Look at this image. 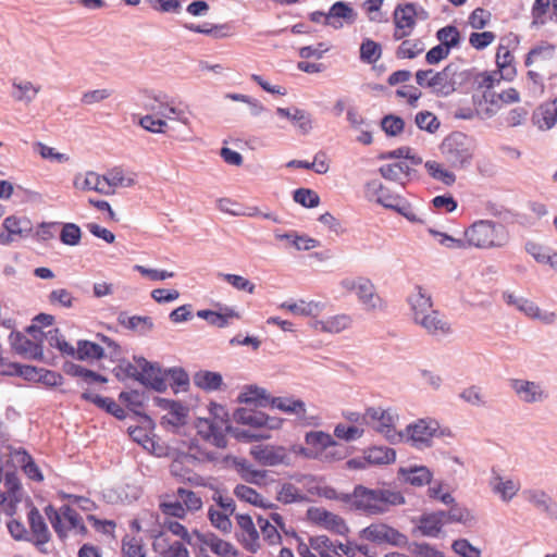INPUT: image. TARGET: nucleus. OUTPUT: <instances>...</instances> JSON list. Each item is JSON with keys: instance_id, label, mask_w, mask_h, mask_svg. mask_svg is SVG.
<instances>
[{"instance_id": "nucleus-60", "label": "nucleus", "mask_w": 557, "mask_h": 557, "mask_svg": "<svg viewBox=\"0 0 557 557\" xmlns=\"http://www.w3.org/2000/svg\"><path fill=\"white\" fill-rule=\"evenodd\" d=\"M391 210L397 212L412 223H423V221L414 213L411 203L404 197H400L396 203H391Z\"/></svg>"}, {"instance_id": "nucleus-53", "label": "nucleus", "mask_w": 557, "mask_h": 557, "mask_svg": "<svg viewBox=\"0 0 557 557\" xmlns=\"http://www.w3.org/2000/svg\"><path fill=\"white\" fill-rule=\"evenodd\" d=\"M81 187L85 190H95L100 194L109 195L112 191L107 188L106 177L98 175L95 172H88L84 178Z\"/></svg>"}, {"instance_id": "nucleus-19", "label": "nucleus", "mask_w": 557, "mask_h": 557, "mask_svg": "<svg viewBox=\"0 0 557 557\" xmlns=\"http://www.w3.org/2000/svg\"><path fill=\"white\" fill-rule=\"evenodd\" d=\"M417 4L413 2L398 3L394 10L395 28L412 30L416 26Z\"/></svg>"}, {"instance_id": "nucleus-64", "label": "nucleus", "mask_w": 557, "mask_h": 557, "mask_svg": "<svg viewBox=\"0 0 557 557\" xmlns=\"http://www.w3.org/2000/svg\"><path fill=\"white\" fill-rule=\"evenodd\" d=\"M29 222L27 220L17 219L16 216H8L3 221V227L7 230L8 234L12 236V240H15L16 236H22L24 232L28 231L27 225Z\"/></svg>"}, {"instance_id": "nucleus-56", "label": "nucleus", "mask_w": 557, "mask_h": 557, "mask_svg": "<svg viewBox=\"0 0 557 557\" xmlns=\"http://www.w3.org/2000/svg\"><path fill=\"white\" fill-rule=\"evenodd\" d=\"M16 91L13 92L14 99L18 101L30 102L39 92V87H35L30 82L13 83Z\"/></svg>"}, {"instance_id": "nucleus-49", "label": "nucleus", "mask_w": 557, "mask_h": 557, "mask_svg": "<svg viewBox=\"0 0 557 557\" xmlns=\"http://www.w3.org/2000/svg\"><path fill=\"white\" fill-rule=\"evenodd\" d=\"M414 123L421 131L434 134L441 126L437 116L431 111H420L414 116Z\"/></svg>"}, {"instance_id": "nucleus-24", "label": "nucleus", "mask_w": 557, "mask_h": 557, "mask_svg": "<svg viewBox=\"0 0 557 557\" xmlns=\"http://www.w3.org/2000/svg\"><path fill=\"white\" fill-rule=\"evenodd\" d=\"M414 322L420 324L432 335L450 333L449 323L441 317L437 310H431L430 313L426 312L420 318H416Z\"/></svg>"}, {"instance_id": "nucleus-14", "label": "nucleus", "mask_w": 557, "mask_h": 557, "mask_svg": "<svg viewBox=\"0 0 557 557\" xmlns=\"http://www.w3.org/2000/svg\"><path fill=\"white\" fill-rule=\"evenodd\" d=\"M398 478L412 486H424L431 483L433 473L426 466L400 467Z\"/></svg>"}, {"instance_id": "nucleus-25", "label": "nucleus", "mask_w": 557, "mask_h": 557, "mask_svg": "<svg viewBox=\"0 0 557 557\" xmlns=\"http://www.w3.org/2000/svg\"><path fill=\"white\" fill-rule=\"evenodd\" d=\"M356 294L367 310L376 309L377 302L382 301L381 297L375 293L374 284L368 277L359 276Z\"/></svg>"}, {"instance_id": "nucleus-17", "label": "nucleus", "mask_w": 557, "mask_h": 557, "mask_svg": "<svg viewBox=\"0 0 557 557\" xmlns=\"http://www.w3.org/2000/svg\"><path fill=\"white\" fill-rule=\"evenodd\" d=\"M117 322L123 327L137 333L140 336L148 335L154 327L153 321L150 317L128 315L127 312L122 311L117 315Z\"/></svg>"}, {"instance_id": "nucleus-57", "label": "nucleus", "mask_w": 557, "mask_h": 557, "mask_svg": "<svg viewBox=\"0 0 557 557\" xmlns=\"http://www.w3.org/2000/svg\"><path fill=\"white\" fill-rule=\"evenodd\" d=\"M234 495L239 500L248 503L255 507L258 506L259 502L262 498L260 493H258L255 488H252L248 485H245V484H237L234 488Z\"/></svg>"}, {"instance_id": "nucleus-12", "label": "nucleus", "mask_w": 557, "mask_h": 557, "mask_svg": "<svg viewBox=\"0 0 557 557\" xmlns=\"http://www.w3.org/2000/svg\"><path fill=\"white\" fill-rule=\"evenodd\" d=\"M157 104H148L147 109L156 111L158 115L169 120H177L182 123H187V115L183 109L175 107L174 100H170L169 96L164 92H159L152 97Z\"/></svg>"}, {"instance_id": "nucleus-46", "label": "nucleus", "mask_w": 557, "mask_h": 557, "mask_svg": "<svg viewBox=\"0 0 557 557\" xmlns=\"http://www.w3.org/2000/svg\"><path fill=\"white\" fill-rule=\"evenodd\" d=\"M379 172L385 180L393 182H397L399 180L400 173H404L407 177H412L417 174V171L409 168L405 162L384 164L379 169Z\"/></svg>"}, {"instance_id": "nucleus-2", "label": "nucleus", "mask_w": 557, "mask_h": 557, "mask_svg": "<svg viewBox=\"0 0 557 557\" xmlns=\"http://www.w3.org/2000/svg\"><path fill=\"white\" fill-rule=\"evenodd\" d=\"M440 150L451 168L466 169L472 162L475 144L471 136L456 131L443 139Z\"/></svg>"}, {"instance_id": "nucleus-48", "label": "nucleus", "mask_w": 557, "mask_h": 557, "mask_svg": "<svg viewBox=\"0 0 557 557\" xmlns=\"http://www.w3.org/2000/svg\"><path fill=\"white\" fill-rule=\"evenodd\" d=\"M293 200L304 208L312 209L320 205L319 194L307 187H299L293 191Z\"/></svg>"}, {"instance_id": "nucleus-51", "label": "nucleus", "mask_w": 557, "mask_h": 557, "mask_svg": "<svg viewBox=\"0 0 557 557\" xmlns=\"http://www.w3.org/2000/svg\"><path fill=\"white\" fill-rule=\"evenodd\" d=\"M257 522L263 535V540L269 545L273 546L282 543V536L280 532L277 531L276 527H274L268 519L259 515L257 517Z\"/></svg>"}, {"instance_id": "nucleus-32", "label": "nucleus", "mask_w": 557, "mask_h": 557, "mask_svg": "<svg viewBox=\"0 0 557 557\" xmlns=\"http://www.w3.org/2000/svg\"><path fill=\"white\" fill-rule=\"evenodd\" d=\"M532 121L540 129H552L557 123V108L552 109L550 103H542L532 115Z\"/></svg>"}, {"instance_id": "nucleus-3", "label": "nucleus", "mask_w": 557, "mask_h": 557, "mask_svg": "<svg viewBox=\"0 0 557 557\" xmlns=\"http://www.w3.org/2000/svg\"><path fill=\"white\" fill-rule=\"evenodd\" d=\"M465 237L469 246L476 248L503 247L508 242L506 227L494 221L479 220L466 231Z\"/></svg>"}, {"instance_id": "nucleus-36", "label": "nucleus", "mask_w": 557, "mask_h": 557, "mask_svg": "<svg viewBox=\"0 0 557 557\" xmlns=\"http://www.w3.org/2000/svg\"><path fill=\"white\" fill-rule=\"evenodd\" d=\"M249 454L260 466L263 467L278 466V461H282V459L274 454L273 445H255L250 448Z\"/></svg>"}, {"instance_id": "nucleus-58", "label": "nucleus", "mask_w": 557, "mask_h": 557, "mask_svg": "<svg viewBox=\"0 0 557 557\" xmlns=\"http://www.w3.org/2000/svg\"><path fill=\"white\" fill-rule=\"evenodd\" d=\"M123 557H145L140 540L126 535L122 540Z\"/></svg>"}, {"instance_id": "nucleus-59", "label": "nucleus", "mask_w": 557, "mask_h": 557, "mask_svg": "<svg viewBox=\"0 0 557 557\" xmlns=\"http://www.w3.org/2000/svg\"><path fill=\"white\" fill-rule=\"evenodd\" d=\"M219 277H223L228 284H231L234 288L238 290H245L249 294H253L256 289V285L250 282L248 278L237 275V274H224L219 272L216 274Z\"/></svg>"}, {"instance_id": "nucleus-1", "label": "nucleus", "mask_w": 557, "mask_h": 557, "mask_svg": "<svg viewBox=\"0 0 557 557\" xmlns=\"http://www.w3.org/2000/svg\"><path fill=\"white\" fill-rule=\"evenodd\" d=\"M336 500L350 504L351 509L363 511L369 516L383 515L388 511V506L406 504V498L400 492L369 488L362 484L355 485L351 493H338Z\"/></svg>"}, {"instance_id": "nucleus-31", "label": "nucleus", "mask_w": 557, "mask_h": 557, "mask_svg": "<svg viewBox=\"0 0 557 557\" xmlns=\"http://www.w3.org/2000/svg\"><path fill=\"white\" fill-rule=\"evenodd\" d=\"M232 418L237 424L262 429L263 411L248 407H238L233 411Z\"/></svg>"}, {"instance_id": "nucleus-27", "label": "nucleus", "mask_w": 557, "mask_h": 557, "mask_svg": "<svg viewBox=\"0 0 557 557\" xmlns=\"http://www.w3.org/2000/svg\"><path fill=\"white\" fill-rule=\"evenodd\" d=\"M232 461L237 472L239 473L240 478L245 482L255 485L262 484V480H264L267 476L265 470L253 469L252 466L245 458L233 457Z\"/></svg>"}, {"instance_id": "nucleus-44", "label": "nucleus", "mask_w": 557, "mask_h": 557, "mask_svg": "<svg viewBox=\"0 0 557 557\" xmlns=\"http://www.w3.org/2000/svg\"><path fill=\"white\" fill-rule=\"evenodd\" d=\"M424 168L432 178L442 182L446 186H451L456 182L455 173L444 169L442 164L436 161H426Z\"/></svg>"}, {"instance_id": "nucleus-63", "label": "nucleus", "mask_w": 557, "mask_h": 557, "mask_svg": "<svg viewBox=\"0 0 557 557\" xmlns=\"http://www.w3.org/2000/svg\"><path fill=\"white\" fill-rule=\"evenodd\" d=\"M363 432V429H360L356 425H345L343 423H338L334 428V436L346 442L361 437Z\"/></svg>"}, {"instance_id": "nucleus-35", "label": "nucleus", "mask_w": 557, "mask_h": 557, "mask_svg": "<svg viewBox=\"0 0 557 557\" xmlns=\"http://www.w3.org/2000/svg\"><path fill=\"white\" fill-rule=\"evenodd\" d=\"M271 408H276L286 413H295L304 416L306 413V405L301 399H293L292 397L272 396L269 403Z\"/></svg>"}, {"instance_id": "nucleus-21", "label": "nucleus", "mask_w": 557, "mask_h": 557, "mask_svg": "<svg viewBox=\"0 0 557 557\" xmlns=\"http://www.w3.org/2000/svg\"><path fill=\"white\" fill-rule=\"evenodd\" d=\"M12 460L20 466L23 472L33 481L41 482L44 475L33 457L23 448L14 449L11 454Z\"/></svg>"}, {"instance_id": "nucleus-7", "label": "nucleus", "mask_w": 557, "mask_h": 557, "mask_svg": "<svg viewBox=\"0 0 557 557\" xmlns=\"http://www.w3.org/2000/svg\"><path fill=\"white\" fill-rule=\"evenodd\" d=\"M307 519L309 521H311L312 523L321 525L324 529H326L330 532L337 534V535L346 536L350 531L346 521L342 517H339L324 508H318V507L308 508Z\"/></svg>"}, {"instance_id": "nucleus-39", "label": "nucleus", "mask_w": 557, "mask_h": 557, "mask_svg": "<svg viewBox=\"0 0 557 557\" xmlns=\"http://www.w3.org/2000/svg\"><path fill=\"white\" fill-rule=\"evenodd\" d=\"M382 55V46L371 38H364L359 49V59L366 64H375Z\"/></svg>"}, {"instance_id": "nucleus-20", "label": "nucleus", "mask_w": 557, "mask_h": 557, "mask_svg": "<svg viewBox=\"0 0 557 557\" xmlns=\"http://www.w3.org/2000/svg\"><path fill=\"white\" fill-rule=\"evenodd\" d=\"M81 398L83 400L92 403L98 408L103 409L106 412L115 417L117 420H124L126 418V411L110 397H102L98 394L86 391L82 393Z\"/></svg>"}, {"instance_id": "nucleus-52", "label": "nucleus", "mask_w": 557, "mask_h": 557, "mask_svg": "<svg viewBox=\"0 0 557 557\" xmlns=\"http://www.w3.org/2000/svg\"><path fill=\"white\" fill-rule=\"evenodd\" d=\"M211 553L222 557H238L239 550L230 542L223 541L211 533Z\"/></svg>"}, {"instance_id": "nucleus-62", "label": "nucleus", "mask_w": 557, "mask_h": 557, "mask_svg": "<svg viewBox=\"0 0 557 557\" xmlns=\"http://www.w3.org/2000/svg\"><path fill=\"white\" fill-rule=\"evenodd\" d=\"M451 549L460 557H481V549L473 546L467 539L455 540Z\"/></svg>"}, {"instance_id": "nucleus-9", "label": "nucleus", "mask_w": 557, "mask_h": 557, "mask_svg": "<svg viewBox=\"0 0 557 557\" xmlns=\"http://www.w3.org/2000/svg\"><path fill=\"white\" fill-rule=\"evenodd\" d=\"M29 528L32 534L34 535V545L38 548V550L42 554H47L48 550L45 545L51 540V533L48 529L47 523L44 520V517L39 512V510L33 506L27 515Z\"/></svg>"}, {"instance_id": "nucleus-8", "label": "nucleus", "mask_w": 557, "mask_h": 557, "mask_svg": "<svg viewBox=\"0 0 557 557\" xmlns=\"http://www.w3.org/2000/svg\"><path fill=\"white\" fill-rule=\"evenodd\" d=\"M357 12L349 2L336 1L334 2L329 12L326 13L324 25L331 26L334 29H341L344 23L350 25L357 20Z\"/></svg>"}, {"instance_id": "nucleus-55", "label": "nucleus", "mask_w": 557, "mask_h": 557, "mask_svg": "<svg viewBox=\"0 0 557 557\" xmlns=\"http://www.w3.org/2000/svg\"><path fill=\"white\" fill-rule=\"evenodd\" d=\"M407 549L416 557H445V555L426 542H408Z\"/></svg>"}, {"instance_id": "nucleus-26", "label": "nucleus", "mask_w": 557, "mask_h": 557, "mask_svg": "<svg viewBox=\"0 0 557 557\" xmlns=\"http://www.w3.org/2000/svg\"><path fill=\"white\" fill-rule=\"evenodd\" d=\"M513 60L515 58L509 49L503 45H499L496 52V66L498 73L500 74V78L504 81L511 82L517 75Z\"/></svg>"}, {"instance_id": "nucleus-10", "label": "nucleus", "mask_w": 557, "mask_h": 557, "mask_svg": "<svg viewBox=\"0 0 557 557\" xmlns=\"http://www.w3.org/2000/svg\"><path fill=\"white\" fill-rule=\"evenodd\" d=\"M13 350L26 359L41 360L44 357L42 345L28 338L21 332H12L9 336Z\"/></svg>"}, {"instance_id": "nucleus-13", "label": "nucleus", "mask_w": 557, "mask_h": 557, "mask_svg": "<svg viewBox=\"0 0 557 557\" xmlns=\"http://www.w3.org/2000/svg\"><path fill=\"white\" fill-rule=\"evenodd\" d=\"M520 100V95L516 88H508L502 92H495L491 90H485L481 96L472 95V102L474 107H481L483 102H487L491 106H495L497 109L500 108L498 101L504 103H513Z\"/></svg>"}, {"instance_id": "nucleus-30", "label": "nucleus", "mask_w": 557, "mask_h": 557, "mask_svg": "<svg viewBox=\"0 0 557 557\" xmlns=\"http://www.w3.org/2000/svg\"><path fill=\"white\" fill-rule=\"evenodd\" d=\"M225 432L239 443H255L271 438V435L268 432H252L233 426L228 419L225 421Z\"/></svg>"}, {"instance_id": "nucleus-23", "label": "nucleus", "mask_w": 557, "mask_h": 557, "mask_svg": "<svg viewBox=\"0 0 557 557\" xmlns=\"http://www.w3.org/2000/svg\"><path fill=\"white\" fill-rule=\"evenodd\" d=\"M418 524L412 529V534H421L428 537H438L445 521L435 518L431 512H424L417 518Z\"/></svg>"}, {"instance_id": "nucleus-33", "label": "nucleus", "mask_w": 557, "mask_h": 557, "mask_svg": "<svg viewBox=\"0 0 557 557\" xmlns=\"http://www.w3.org/2000/svg\"><path fill=\"white\" fill-rule=\"evenodd\" d=\"M305 442L311 446L319 457L331 446L337 445L333 436L324 431H309L305 434Z\"/></svg>"}, {"instance_id": "nucleus-42", "label": "nucleus", "mask_w": 557, "mask_h": 557, "mask_svg": "<svg viewBox=\"0 0 557 557\" xmlns=\"http://www.w3.org/2000/svg\"><path fill=\"white\" fill-rule=\"evenodd\" d=\"M380 126L387 137H396L405 131L406 122L401 116L388 113L381 119Z\"/></svg>"}, {"instance_id": "nucleus-38", "label": "nucleus", "mask_w": 557, "mask_h": 557, "mask_svg": "<svg viewBox=\"0 0 557 557\" xmlns=\"http://www.w3.org/2000/svg\"><path fill=\"white\" fill-rule=\"evenodd\" d=\"M74 357L82 361L88 359L100 360L104 357V349L94 342L81 339L77 342Z\"/></svg>"}, {"instance_id": "nucleus-45", "label": "nucleus", "mask_w": 557, "mask_h": 557, "mask_svg": "<svg viewBox=\"0 0 557 557\" xmlns=\"http://www.w3.org/2000/svg\"><path fill=\"white\" fill-rule=\"evenodd\" d=\"M46 341L49 346L57 348L62 355L74 357L75 348L66 342L59 329L49 330L46 333Z\"/></svg>"}, {"instance_id": "nucleus-16", "label": "nucleus", "mask_w": 557, "mask_h": 557, "mask_svg": "<svg viewBox=\"0 0 557 557\" xmlns=\"http://www.w3.org/2000/svg\"><path fill=\"white\" fill-rule=\"evenodd\" d=\"M510 386L516 394L528 404L541 401L546 397L540 384L536 382L512 379L510 381Z\"/></svg>"}, {"instance_id": "nucleus-54", "label": "nucleus", "mask_w": 557, "mask_h": 557, "mask_svg": "<svg viewBox=\"0 0 557 557\" xmlns=\"http://www.w3.org/2000/svg\"><path fill=\"white\" fill-rule=\"evenodd\" d=\"M423 51L422 42L420 40L404 39L396 49L395 55L397 59H414Z\"/></svg>"}, {"instance_id": "nucleus-28", "label": "nucleus", "mask_w": 557, "mask_h": 557, "mask_svg": "<svg viewBox=\"0 0 557 557\" xmlns=\"http://www.w3.org/2000/svg\"><path fill=\"white\" fill-rule=\"evenodd\" d=\"M364 460L368 465H389L396 460V450L385 446H371L364 450Z\"/></svg>"}, {"instance_id": "nucleus-34", "label": "nucleus", "mask_w": 557, "mask_h": 557, "mask_svg": "<svg viewBox=\"0 0 557 557\" xmlns=\"http://www.w3.org/2000/svg\"><path fill=\"white\" fill-rule=\"evenodd\" d=\"M416 289L417 293L408 297V302L411 306L414 319L420 318L422 314L433 310L431 296L426 294L425 290L419 285L416 286Z\"/></svg>"}, {"instance_id": "nucleus-5", "label": "nucleus", "mask_w": 557, "mask_h": 557, "mask_svg": "<svg viewBox=\"0 0 557 557\" xmlns=\"http://www.w3.org/2000/svg\"><path fill=\"white\" fill-rule=\"evenodd\" d=\"M134 362L140 368L139 377L137 381L146 387L163 393L168 388L165 382V370H162L159 363L150 362L141 356H134Z\"/></svg>"}, {"instance_id": "nucleus-18", "label": "nucleus", "mask_w": 557, "mask_h": 557, "mask_svg": "<svg viewBox=\"0 0 557 557\" xmlns=\"http://www.w3.org/2000/svg\"><path fill=\"white\" fill-rule=\"evenodd\" d=\"M275 112L280 117L289 120L302 134H308L312 128L311 114L302 109L278 107Z\"/></svg>"}, {"instance_id": "nucleus-6", "label": "nucleus", "mask_w": 557, "mask_h": 557, "mask_svg": "<svg viewBox=\"0 0 557 557\" xmlns=\"http://www.w3.org/2000/svg\"><path fill=\"white\" fill-rule=\"evenodd\" d=\"M437 435V422L419 419L406 426V441L418 449L430 448L432 438Z\"/></svg>"}, {"instance_id": "nucleus-29", "label": "nucleus", "mask_w": 557, "mask_h": 557, "mask_svg": "<svg viewBox=\"0 0 557 557\" xmlns=\"http://www.w3.org/2000/svg\"><path fill=\"white\" fill-rule=\"evenodd\" d=\"M453 70L450 62L442 71L435 72L432 76L431 83L433 84V94L436 97H448L451 95L450 82L453 78L451 76H454V72H451Z\"/></svg>"}, {"instance_id": "nucleus-61", "label": "nucleus", "mask_w": 557, "mask_h": 557, "mask_svg": "<svg viewBox=\"0 0 557 557\" xmlns=\"http://www.w3.org/2000/svg\"><path fill=\"white\" fill-rule=\"evenodd\" d=\"M82 232L78 225L74 223H65L60 234V240L64 245L76 246L79 244Z\"/></svg>"}, {"instance_id": "nucleus-43", "label": "nucleus", "mask_w": 557, "mask_h": 557, "mask_svg": "<svg viewBox=\"0 0 557 557\" xmlns=\"http://www.w3.org/2000/svg\"><path fill=\"white\" fill-rule=\"evenodd\" d=\"M435 36L440 44H443L450 49L458 48L462 41L460 30L453 24L440 28Z\"/></svg>"}, {"instance_id": "nucleus-22", "label": "nucleus", "mask_w": 557, "mask_h": 557, "mask_svg": "<svg viewBox=\"0 0 557 557\" xmlns=\"http://www.w3.org/2000/svg\"><path fill=\"white\" fill-rule=\"evenodd\" d=\"M451 67L454 69V76H451L450 90L451 94L458 89L462 88H475L476 82L479 78L478 71L475 67L460 70L459 65L456 62H451Z\"/></svg>"}, {"instance_id": "nucleus-47", "label": "nucleus", "mask_w": 557, "mask_h": 557, "mask_svg": "<svg viewBox=\"0 0 557 557\" xmlns=\"http://www.w3.org/2000/svg\"><path fill=\"white\" fill-rule=\"evenodd\" d=\"M448 506L450 507L447 510V522L471 525L475 521L470 510L467 507L458 504L455 499L454 503L449 504Z\"/></svg>"}, {"instance_id": "nucleus-15", "label": "nucleus", "mask_w": 557, "mask_h": 557, "mask_svg": "<svg viewBox=\"0 0 557 557\" xmlns=\"http://www.w3.org/2000/svg\"><path fill=\"white\" fill-rule=\"evenodd\" d=\"M272 395L263 387L256 384L246 385L244 391L239 393L236 403L245 405H253L256 408H267Z\"/></svg>"}, {"instance_id": "nucleus-50", "label": "nucleus", "mask_w": 557, "mask_h": 557, "mask_svg": "<svg viewBox=\"0 0 557 557\" xmlns=\"http://www.w3.org/2000/svg\"><path fill=\"white\" fill-rule=\"evenodd\" d=\"M76 298L66 288H57L48 295V302L51 306L71 309L74 307Z\"/></svg>"}, {"instance_id": "nucleus-41", "label": "nucleus", "mask_w": 557, "mask_h": 557, "mask_svg": "<svg viewBox=\"0 0 557 557\" xmlns=\"http://www.w3.org/2000/svg\"><path fill=\"white\" fill-rule=\"evenodd\" d=\"M275 498L283 505L310 502V499L305 494H301L294 484L287 482L281 485Z\"/></svg>"}, {"instance_id": "nucleus-11", "label": "nucleus", "mask_w": 557, "mask_h": 557, "mask_svg": "<svg viewBox=\"0 0 557 557\" xmlns=\"http://www.w3.org/2000/svg\"><path fill=\"white\" fill-rule=\"evenodd\" d=\"M196 437L190 440L189 453L199 460H209V419L199 418L195 424Z\"/></svg>"}, {"instance_id": "nucleus-37", "label": "nucleus", "mask_w": 557, "mask_h": 557, "mask_svg": "<svg viewBox=\"0 0 557 557\" xmlns=\"http://www.w3.org/2000/svg\"><path fill=\"white\" fill-rule=\"evenodd\" d=\"M170 381V386L175 394L186 392L190 380L188 373L181 367H173L165 370V381Z\"/></svg>"}, {"instance_id": "nucleus-4", "label": "nucleus", "mask_w": 557, "mask_h": 557, "mask_svg": "<svg viewBox=\"0 0 557 557\" xmlns=\"http://www.w3.org/2000/svg\"><path fill=\"white\" fill-rule=\"evenodd\" d=\"M360 537L375 544L387 543L401 547L408 544V537L386 523H371L360 531Z\"/></svg>"}, {"instance_id": "nucleus-40", "label": "nucleus", "mask_w": 557, "mask_h": 557, "mask_svg": "<svg viewBox=\"0 0 557 557\" xmlns=\"http://www.w3.org/2000/svg\"><path fill=\"white\" fill-rule=\"evenodd\" d=\"M369 190L376 196V202L386 209H391V203H396L401 197L392 195L389 189L385 187L379 180H373L367 184Z\"/></svg>"}]
</instances>
